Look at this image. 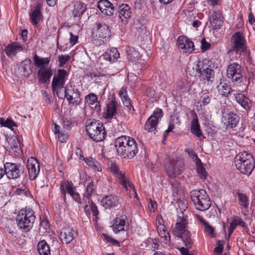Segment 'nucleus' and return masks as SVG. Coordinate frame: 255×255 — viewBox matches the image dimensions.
<instances>
[{
  "label": "nucleus",
  "mask_w": 255,
  "mask_h": 255,
  "mask_svg": "<svg viewBox=\"0 0 255 255\" xmlns=\"http://www.w3.org/2000/svg\"><path fill=\"white\" fill-rule=\"evenodd\" d=\"M188 222L184 218H180L173 228L172 232L174 236L182 239L186 248L182 247L180 249L182 255H193L189 251L192 248L193 243L191 239V235L187 230Z\"/></svg>",
  "instance_id": "1"
},
{
  "label": "nucleus",
  "mask_w": 255,
  "mask_h": 255,
  "mask_svg": "<svg viewBox=\"0 0 255 255\" xmlns=\"http://www.w3.org/2000/svg\"><path fill=\"white\" fill-rule=\"evenodd\" d=\"M115 144L118 154L125 158L131 159L138 152L135 139L129 136L119 137L116 139Z\"/></svg>",
  "instance_id": "2"
},
{
  "label": "nucleus",
  "mask_w": 255,
  "mask_h": 255,
  "mask_svg": "<svg viewBox=\"0 0 255 255\" xmlns=\"http://www.w3.org/2000/svg\"><path fill=\"white\" fill-rule=\"evenodd\" d=\"M236 168L243 174L250 175L255 168V162L253 155L246 151L241 152L235 157Z\"/></svg>",
  "instance_id": "3"
},
{
  "label": "nucleus",
  "mask_w": 255,
  "mask_h": 255,
  "mask_svg": "<svg viewBox=\"0 0 255 255\" xmlns=\"http://www.w3.org/2000/svg\"><path fill=\"white\" fill-rule=\"evenodd\" d=\"M35 220L34 211L30 208L21 209L16 217L18 228L23 232H29L33 227Z\"/></svg>",
  "instance_id": "4"
},
{
  "label": "nucleus",
  "mask_w": 255,
  "mask_h": 255,
  "mask_svg": "<svg viewBox=\"0 0 255 255\" xmlns=\"http://www.w3.org/2000/svg\"><path fill=\"white\" fill-rule=\"evenodd\" d=\"M164 168L167 175L172 179H175L180 175L184 170V161L180 157H169L165 163Z\"/></svg>",
  "instance_id": "5"
},
{
  "label": "nucleus",
  "mask_w": 255,
  "mask_h": 255,
  "mask_svg": "<svg viewBox=\"0 0 255 255\" xmlns=\"http://www.w3.org/2000/svg\"><path fill=\"white\" fill-rule=\"evenodd\" d=\"M190 195L196 209L204 211L208 210L211 207V200L205 190H193L190 192Z\"/></svg>",
  "instance_id": "6"
},
{
  "label": "nucleus",
  "mask_w": 255,
  "mask_h": 255,
  "mask_svg": "<svg viewBox=\"0 0 255 255\" xmlns=\"http://www.w3.org/2000/svg\"><path fill=\"white\" fill-rule=\"evenodd\" d=\"M86 131L89 136L96 142L102 141L106 135L105 128L99 122L91 121L86 126Z\"/></svg>",
  "instance_id": "7"
},
{
  "label": "nucleus",
  "mask_w": 255,
  "mask_h": 255,
  "mask_svg": "<svg viewBox=\"0 0 255 255\" xmlns=\"http://www.w3.org/2000/svg\"><path fill=\"white\" fill-rule=\"evenodd\" d=\"M226 74L227 77L234 83H240L243 78L242 66L237 62H232L228 65Z\"/></svg>",
  "instance_id": "8"
},
{
  "label": "nucleus",
  "mask_w": 255,
  "mask_h": 255,
  "mask_svg": "<svg viewBox=\"0 0 255 255\" xmlns=\"http://www.w3.org/2000/svg\"><path fill=\"white\" fill-rule=\"evenodd\" d=\"M110 169L111 172L117 176V177L118 178L119 182L121 185L123 186V187L127 190H128V188L129 190H132L135 195V197L137 198V195L133 185L130 183L127 179L126 177L124 175L122 174L121 172H120L117 165L115 163H112Z\"/></svg>",
  "instance_id": "9"
},
{
  "label": "nucleus",
  "mask_w": 255,
  "mask_h": 255,
  "mask_svg": "<svg viewBox=\"0 0 255 255\" xmlns=\"http://www.w3.org/2000/svg\"><path fill=\"white\" fill-rule=\"evenodd\" d=\"M163 116V111L160 109H155L148 118L144 125V129L148 132H153L156 129L158 121Z\"/></svg>",
  "instance_id": "10"
},
{
  "label": "nucleus",
  "mask_w": 255,
  "mask_h": 255,
  "mask_svg": "<svg viewBox=\"0 0 255 255\" xmlns=\"http://www.w3.org/2000/svg\"><path fill=\"white\" fill-rule=\"evenodd\" d=\"M233 50L236 53L241 54L246 50V41L240 32L235 33L232 38Z\"/></svg>",
  "instance_id": "11"
},
{
  "label": "nucleus",
  "mask_w": 255,
  "mask_h": 255,
  "mask_svg": "<svg viewBox=\"0 0 255 255\" xmlns=\"http://www.w3.org/2000/svg\"><path fill=\"white\" fill-rule=\"evenodd\" d=\"M64 97H66L70 104L75 106L79 105L81 102L79 92L71 85L65 87Z\"/></svg>",
  "instance_id": "12"
},
{
  "label": "nucleus",
  "mask_w": 255,
  "mask_h": 255,
  "mask_svg": "<svg viewBox=\"0 0 255 255\" xmlns=\"http://www.w3.org/2000/svg\"><path fill=\"white\" fill-rule=\"evenodd\" d=\"M19 164L6 162L4 164L5 174L9 179H16L20 177L23 173L21 171Z\"/></svg>",
  "instance_id": "13"
},
{
  "label": "nucleus",
  "mask_w": 255,
  "mask_h": 255,
  "mask_svg": "<svg viewBox=\"0 0 255 255\" xmlns=\"http://www.w3.org/2000/svg\"><path fill=\"white\" fill-rule=\"evenodd\" d=\"M68 76V73L65 69H59L57 74L54 76L51 83L52 91L55 92L56 90H61L64 88L66 82V77Z\"/></svg>",
  "instance_id": "14"
},
{
  "label": "nucleus",
  "mask_w": 255,
  "mask_h": 255,
  "mask_svg": "<svg viewBox=\"0 0 255 255\" xmlns=\"http://www.w3.org/2000/svg\"><path fill=\"white\" fill-rule=\"evenodd\" d=\"M210 23L214 29H219L223 25L224 17L220 10L215 9L213 12H210L208 14Z\"/></svg>",
  "instance_id": "15"
},
{
  "label": "nucleus",
  "mask_w": 255,
  "mask_h": 255,
  "mask_svg": "<svg viewBox=\"0 0 255 255\" xmlns=\"http://www.w3.org/2000/svg\"><path fill=\"white\" fill-rule=\"evenodd\" d=\"M27 168L30 179L32 180L35 179L40 172V166L35 157H30L28 159Z\"/></svg>",
  "instance_id": "16"
},
{
  "label": "nucleus",
  "mask_w": 255,
  "mask_h": 255,
  "mask_svg": "<svg viewBox=\"0 0 255 255\" xmlns=\"http://www.w3.org/2000/svg\"><path fill=\"white\" fill-rule=\"evenodd\" d=\"M177 43L179 49L183 53H190L194 50V43L185 36H179Z\"/></svg>",
  "instance_id": "17"
},
{
  "label": "nucleus",
  "mask_w": 255,
  "mask_h": 255,
  "mask_svg": "<svg viewBox=\"0 0 255 255\" xmlns=\"http://www.w3.org/2000/svg\"><path fill=\"white\" fill-rule=\"evenodd\" d=\"M119 104L115 100H112L106 104L103 113V117L107 120L112 119L118 114Z\"/></svg>",
  "instance_id": "18"
},
{
  "label": "nucleus",
  "mask_w": 255,
  "mask_h": 255,
  "mask_svg": "<svg viewBox=\"0 0 255 255\" xmlns=\"http://www.w3.org/2000/svg\"><path fill=\"white\" fill-rule=\"evenodd\" d=\"M97 7L103 14L108 16L112 15L115 11V6L108 0H99Z\"/></svg>",
  "instance_id": "19"
},
{
  "label": "nucleus",
  "mask_w": 255,
  "mask_h": 255,
  "mask_svg": "<svg viewBox=\"0 0 255 255\" xmlns=\"http://www.w3.org/2000/svg\"><path fill=\"white\" fill-rule=\"evenodd\" d=\"M119 16L124 24L128 23L131 17V8L127 4H122L118 7Z\"/></svg>",
  "instance_id": "20"
},
{
  "label": "nucleus",
  "mask_w": 255,
  "mask_h": 255,
  "mask_svg": "<svg viewBox=\"0 0 255 255\" xmlns=\"http://www.w3.org/2000/svg\"><path fill=\"white\" fill-rule=\"evenodd\" d=\"M96 189V186L93 182H89L87 184L86 192L83 196V207L85 212H89L88 205L90 199L93 195Z\"/></svg>",
  "instance_id": "21"
},
{
  "label": "nucleus",
  "mask_w": 255,
  "mask_h": 255,
  "mask_svg": "<svg viewBox=\"0 0 255 255\" xmlns=\"http://www.w3.org/2000/svg\"><path fill=\"white\" fill-rule=\"evenodd\" d=\"M77 235L76 232L69 227H65L61 232L60 238L62 243L69 244Z\"/></svg>",
  "instance_id": "22"
},
{
  "label": "nucleus",
  "mask_w": 255,
  "mask_h": 255,
  "mask_svg": "<svg viewBox=\"0 0 255 255\" xmlns=\"http://www.w3.org/2000/svg\"><path fill=\"white\" fill-rule=\"evenodd\" d=\"M32 72L31 61L29 59H26L22 61L17 69L18 74L23 77H28Z\"/></svg>",
  "instance_id": "23"
},
{
  "label": "nucleus",
  "mask_w": 255,
  "mask_h": 255,
  "mask_svg": "<svg viewBox=\"0 0 255 255\" xmlns=\"http://www.w3.org/2000/svg\"><path fill=\"white\" fill-rule=\"evenodd\" d=\"M85 102L86 105L89 106L95 112L98 113L101 111L100 103L98 101V97L95 94L91 93L87 95L85 97Z\"/></svg>",
  "instance_id": "24"
},
{
  "label": "nucleus",
  "mask_w": 255,
  "mask_h": 255,
  "mask_svg": "<svg viewBox=\"0 0 255 255\" xmlns=\"http://www.w3.org/2000/svg\"><path fill=\"white\" fill-rule=\"evenodd\" d=\"M233 95L237 102L245 110H249L251 109L252 106L251 102L244 94L241 93H234Z\"/></svg>",
  "instance_id": "25"
},
{
  "label": "nucleus",
  "mask_w": 255,
  "mask_h": 255,
  "mask_svg": "<svg viewBox=\"0 0 255 255\" xmlns=\"http://www.w3.org/2000/svg\"><path fill=\"white\" fill-rule=\"evenodd\" d=\"M127 221V218L126 216H121L116 218L113 225L114 232L117 234L120 231H125Z\"/></svg>",
  "instance_id": "26"
},
{
  "label": "nucleus",
  "mask_w": 255,
  "mask_h": 255,
  "mask_svg": "<svg viewBox=\"0 0 255 255\" xmlns=\"http://www.w3.org/2000/svg\"><path fill=\"white\" fill-rule=\"evenodd\" d=\"M52 75L53 72L51 68L39 69L37 71V77L39 81L43 84L49 82Z\"/></svg>",
  "instance_id": "27"
},
{
  "label": "nucleus",
  "mask_w": 255,
  "mask_h": 255,
  "mask_svg": "<svg viewBox=\"0 0 255 255\" xmlns=\"http://www.w3.org/2000/svg\"><path fill=\"white\" fill-rule=\"evenodd\" d=\"M96 35L100 38L104 39L110 36V29L108 25L104 23H97Z\"/></svg>",
  "instance_id": "28"
},
{
  "label": "nucleus",
  "mask_w": 255,
  "mask_h": 255,
  "mask_svg": "<svg viewBox=\"0 0 255 255\" xmlns=\"http://www.w3.org/2000/svg\"><path fill=\"white\" fill-rule=\"evenodd\" d=\"M33 61L35 66L39 69H44L48 68L50 58L48 57L42 58L38 56L37 54H35L33 57Z\"/></svg>",
  "instance_id": "29"
},
{
  "label": "nucleus",
  "mask_w": 255,
  "mask_h": 255,
  "mask_svg": "<svg viewBox=\"0 0 255 255\" xmlns=\"http://www.w3.org/2000/svg\"><path fill=\"white\" fill-rule=\"evenodd\" d=\"M118 202V197L112 195L106 196L101 201L102 205L106 208L117 207Z\"/></svg>",
  "instance_id": "30"
},
{
  "label": "nucleus",
  "mask_w": 255,
  "mask_h": 255,
  "mask_svg": "<svg viewBox=\"0 0 255 255\" xmlns=\"http://www.w3.org/2000/svg\"><path fill=\"white\" fill-rule=\"evenodd\" d=\"M23 50L22 46L17 42L8 45L5 49V52L8 57L15 56L18 52Z\"/></svg>",
  "instance_id": "31"
},
{
  "label": "nucleus",
  "mask_w": 255,
  "mask_h": 255,
  "mask_svg": "<svg viewBox=\"0 0 255 255\" xmlns=\"http://www.w3.org/2000/svg\"><path fill=\"white\" fill-rule=\"evenodd\" d=\"M75 187L73 184L68 180H63L61 182L60 189L61 192V195L64 198V201L66 200V192L69 194L74 189Z\"/></svg>",
  "instance_id": "32"
},
{
  "label": "nucleus",
  "mask_w": 255,
  "mask_h": 255,
  "mask_svg": "<svg viewBox=\"0 0 255 255\" xmlns=\"http://www.w3.org/2000/svg\"><path fill=\"white\" fill-rule=\"evenodd\" d=\"M104 59L111 62H114L120 57V53L117 48H112L108 50L103 54Z\"/></svg>",
  "instance_id": "33"
},
{
  "label": "nucleus",
  "mask_w": 255,
  "mask_h": 255,
  "mask_svg": "<svg viewBox=\"0 0 255 255\" xmlns=\"http://www.w3.org/2000/svg\"><path fill=\"white\" fill-rule=\"evenodd\" d=\"M87 5L83 2L78 1L74 4L73 16L74 17H80L87 10Z\"/></svg>",
  "instance_id": "34"
},
{
  "label": "nucleus",
  "mask_w": 255,
  "mask_h": 255,
  "mask_svg": "<svg viewBox=\"0 0 255 255\" xmlns=\"http://www.w3.org/2000/svg\"><path fill=\"white\" fill-rule=\"evenodd\" d=\"M29 16L31 22L33 25H36L42 17L40 8L38 6H36L30 13Z\"/></svg>",
  "instance_id": "35"
},
{
  "label": "nucleus",
  "mask_w": 255,
  "mask_h": 255,
  "mask_svg": "<svg viewBox=\"0 0 255 255\" xmlns=\"http://www.w3.org/2000/svg\"><path fill=\"white\" fill-rule=\"evenodd\" d=\"M240 120L239 116L233 112H229L228 114L227 128H234L238 124Z\"/></svg>",
  "instance_id": "36"
},
{
  "label": "nucleus",
  "mask_w": 255,
  "mask_h": 255,
  "mask_svg": "<svg viewBox=\"0 0 255 255\" xmlns=\"http://www.w3.org/2000/svg\"><path fill=\"white\" fill-rule=\"evenodd\" d=\"M201 80L212 81L214 78V71L211 68H206L200 71Z\"/></svg>",
  "instance_id": "37"
},
{
  "label": "nucleus",
  "mask_w": 255,
  "mask_h": 255,
  "mask_svg": "<svg viewBox=\"0 0 255 255\" xmlns=\"http://www.w3.org/2000/svg\"><path fill=\"white\" fill-rule=\"evenodd\" d=\"M191 131L197 137L200 138L202 135L199 121L197 118H194L191 122Z\"/></svg>",
  "instance_id": "38"
},
{
  "label": "nucleus",
  "mask_w": 255,
  "mask_h": 255,
  "mask_svg": "<svg viewBox=\"0 0 255 255\" xmlns=\"http://www.w3.org/2000/svg\"><path fill=\"white\" fill-rule=\"evenodd\" d=\"M37 250L40 255H51L50 247L44 240L38 243Z\"/></svg>",
  "instance_id": "39"
},
{
  "label": "nucleus",
  "mask_w": 255,
  "mask_h": 255,
  "mask_svg": "<svg viewBox=\"0 0 255 255\" xmlns=\"http://www.w3.org/2000/svg\"><path fill=\"white\" fill-rule=\"evenodd\" d=\"M86 163L93 169L97 171H102V167L100 163L92 157L84 158Z\"/></svg>",
  "instance_id": "40"
},
{
  "label": "nucleus",
  "mask_w": 255,
  "mask_h": 255,
  "mask_svg": "<svg viewBox=\"0 0 255 255\" xmlns=\"http://www.w3.org/2000/svg\"><path fill=\"white\" fill-rule=\"evenodd\" d=\"M157 231L159 236L163 238L165 243H169L170 241V236L169 233L166 230L164 226H157Z\"/></svg>",
  "instance_id": "41"
},
{
  "label": "nucleus",
  "mask_w": 255,
  "mask_h": 255,
  "mask_svg": "<svg viewBox=\"0 0 255 255\" xmlns=\"http://www.w3.org/2000/svg\"><path fill=\"white\" fill-rule=\"evenodd\" d=\"M239 203L243 207L247 209L249 205V200L248 197L245 194L239 192L237 193Z\"/></svg>",
  "instance_id": "42"
},
{
  "label": "nucleus",
  "mask_w": 255,
  "mask_h": 255,
  "mask_svg": "<svg viewBox=\"0 0 255 255\" xmlns=\"http://www.w3.org/2000/svg\"><path fill=\"white\" fill-rule=\"evenodd\" d=\"M218 91L219 94L222 96L227 97L229 95L231 94L233 92L234 90H232L231 88L227 84H224L221 86H218Z\"/></svg>",
  "instance_id": "43"
},
{
  "label": "nucleus",
  "mask_w": 255,
  "mask_h": 255,
  "mask_svg": "<svg viewBox=\"0 0 255 255\" xmlns=\"http://www.w3.org/2000/svg\"><path fill=\"white\" fill-rule=\"evenodd\" d=\"M8 143L10 145L11 149L14 152L17 151L20 149V143L18 139L16 136H12L9 139Z\"/></svg>",
  "instance_id": "44"
},
{
  "label": "nucleus",
  "mask_w": 255,
  "mask_h": 255,
  "mask_svg": "<svg viewBox=\"0 0 255 255\" xmlns=\"http://www.w3.org/2000/svg\"><path fill=\"white\" fill-rule=\"evenodd\" d=\"M0 124L2 126L7 127L8 128H12L13 127H16V125L13 120L11 119H7L4 121L2 119L0 120Z\"/></svg>",
  "instance_id": "45"
},
{
  "label": "nucleus",
  "mask_w": 255,
  "mask_h": 255,
  "mask_svg": "<svg viewBox=\"0 0 255 255\" xmlns=\"http://www.w3.org/2000/svg\"><path fill=\"white\" fill-rule=\"evenodd\" d=\"M102 236L103 237L104 240H105L107 243H111L113 245L120 247V243L115 239H113L111 237H110L108 235L106 234H103Z\"/></svg>",
  "instance_id": "46"
},
{
  "label": "nucleus",
  "mask_w": 255,
  "mask_h": 255,
  "mask_svg": "<svg viewBox=\"0 0 255 255\" xmlns=\"http://www.w3.org/2000/svg\"><path fill=\"white\" fill-rule=\"evenodd\" d=\"M119 94L123 102L130 100L128 96L127 89L125 87H122Z\"/></svg>",
  "instance_id": "47"
},
{
  "label": "nucleus",
  "mask_w": 255,
  "mask_h": 255,
  "mask_svg": "<svg viewBox=\"0 0 255 255\" xmlns=\"http://www.w3.org/2000/svg\"><path fill=\"white\" fill-rule=\"evenodd\" d=\"M58 58L59 67H63L66 62L70 59V57L68 55H59Z\"/></svg>",
  "instance_id": "48"
},
{
  "label": "nucleus",
  "mask_w": 255,
  "mask_h": 255,
  "mask_svg": "<svg viewBox=\"0 0 255 255\" xmlns=\"http://www.w3.org/2000/svg\"><path fill=\"white\" fill-rule=\"evenodd\" d=\"M203 227L204 229V232L208 234L212 237H215V234L214 233V229L212 226H210L208 223H207Z\"/></svg>",
  "instance_id": "49"
},
{
  "label": "nucleus",
  "mask_w": 255,
  "mask_h": 255,
  "mask_svg": "<svg viewBox=\"0 0 255 255\" xmlns=\"http://www.w3.org/2000/svg\"><path fill=\"white\" fill-rule=\"evenodd\" d=\"M211 96H210L206 93L203 94L201 96L202 103L204 106L208 105L211 102Z\"/></svg>",
  "instance_id": "50"
},
{
  "label": "nucleus",
  "mask_w": 255,
  "mask_h": 255,
  "mask_svg": "<svg viewBox=\"0 0 255 255\" xmlns=\"http://www.w3.org/2000/svg\"><path fill=\"white\" fill-rule=\"evenodd\" d=\"M137 52L135 50L134 48L129 49V52L128 51V59L130 61L135 60V58L137 56Z\"/></svg>",
  "instance_id": "51"
},
{
  "label": "nucleus",
  "mask_w": 255,
  "mask_h": 255,
  "mask_svg": "<svg viewBox=\"0 0 255 255\" xmlns=\"http://www.w3.org/2000/svg\"><path fill=\"white\" fill-rule=\"evenodd\" d=\"M69 194L73 198V199L74 200H75L77 202H78L79 203H81V204H82L83 205V201L82 202H80L81 199H80V195H79V194L78 193H77L76 191V188H74V189H73L72 191V192H70L69 193Z\"/></svg>",
  "instance_id": "52"
},
{
  "label": "nucleus",
  "mask_w": 255,
  "mask_h": 255,
  "mask_svg": "<svg viewBox=\"0 0 255 255\" xmlns=\"http://www.w3.org/2000/svg\"><path fill=\"white\" fill-rule=\"evenodd\" d=\"M198 173L201 179H206L207 172L205 169L202 166H199L197 169Z\"/></svg>",
  "instance_id": "53"
},
{
  "label": "nucleus",
  "mask_w": 255,
  "mask_h": 255,
  "mask_svg": "<svg viewBox=\"0 0 255 255\" xmlns=\"http://www.w3.org/2000/svg\"><path fill=\"white\" fill-rule=\"evenodd\" d=\"M231 222H232V224L235 225V226L236 227L238 225L241 226L243 227V228L246 227V224L243 220H242L241 219H235L233 220Z\"/></svg>",
  "instance_id": "54"
},
{
  "label": "nucleus",
  "mask_w": 255,
  "mask_h": 255,
  "mask_svg": "<svg viewBox=\"0 0 255 255\" xmlns=\"http://www.w3.org/2000/svg\"><path fill=\"white\" fill-rule=\"evenodd\" d=\"M90 206L88 207V208L89 209L90 208L91 209V210L93 212V216H97V214H98V209H97V206L95 205V204L90 199Z\"/></svg>",
  "instance_id": "55"
},
{
  "label": "nucleus",
  "mask_w": 255,
  "mask_h": 255,
  "mask_svg": "<svg viewBox=\"0 0 255 255\" xmlns=\"http://www.w3.org/2000/svg\"><path fill=\"white\" fill-rule=\"evenodd\" d=\"M70 43L72 46H73L78 42V36L74 35L72 32H70Z\"/></svg>",
  "instance_id": "56"
},
{
  "label": "nucleus",
  "mask_w": 255,
  "mask_h": 255,
  "mask_svg": "<svg viewBox=\"0 0 255 255\" xmlns=\"http://www.w3.org/2000/svg\"><path fill=\"white\" fill-rule=\"evenodd\" d=\"M211 45L209 43L207 42L205 38H203L201 40V49L203 50H207L208 49Z\"/></svg>",
  "instance_id": "57"
},
{
  "label": "nucleus",
  "mask_w": 255,
  "mask_h": 255,
  "mask_svg": "<svg viewBox=\"0 0 255 255\" xmlns=\"http://www.w3.org/2000/svg\"><path fill=\"white\" fill-rule=\"evenodd\" d=\"M123 104L125 106H126L128 109L129 110V112H131V111L133 112L134 111L133 107L131 105V101H126L124 102H123Z\"/></svg>",
  "instance_id": "58"
},
{
  "label": "nucleus",
  "mask_w": 255,
  "mask_h": 255,
  "mask_svg": "<svg viewBox=\"0 0 255 255\" xmlns=\"http://www.w3.org/2000/svg\"><path fill=\"white\" fill-rule=\"evenodd\" d=\"M157 207V203L155 201L150 200L149 203V208L151 212H154Z\"/></svg>",
  "instance_id": "59"
},
{
  "label": "nucleus",
  "mask_w": 255,
  "mask_h": 255,
  "mask_svg": "<svg viewBox=\"0 0 255 255\" xmlns=\"http://www.w3.org/2000/svg\"><path fill=\"white\" fill-rule=\"evenodd\" d=\"M218 242V246L215 248L214 252L219 254H221L223 250V245L220 244V241H219Z\"/></svg>",
  "instance_id": "60"
},
{
  "label": "nucleus",
  "mask_w": 255,
  "mask_h": 255,
  "mask_svg": "<svg viewBox=\"0 0 255 255\" xmlns=\"http://www.w3.org/2000/svg\"><path fill=\"white\" fill-rule=\"evenodd\" d=\"M156 225L157 226H164L163 218L160 215L157 216Z\"/></svg>",
  "instance_id": "61"
},
{
  "label": "nucleus",
  "mask_w": 255,
  "mask_h": 255,
  "mask_svg": "<svg viewBox=\"0 0 255 255\" xmlns=\"http://www.w3.org/2000/svg\"><path fill=\"white\" fill-rule=\"evenodd\" d=\"M208 4L212 6H218L219 4V0H207Z\"/></svg>",
  "instance_id": "62"
},
{
  "label": "nucleus",
  "mask_w": 255,
  "mask_h": 255,
  "mask_svg": "<svg viewBox=\"0 0 255 255\" xmlns=\"http://www.w3.org/2000/svg\"><path fill=\"white\" fill-rule=\"evenodd\" d=\"M174 127L175 125L174 122L173 121H170L169 127L165 131V132L166 133L170 132L174 128Z\"/></svg>",
  "instance_id": "63"
},
{
  "label": "nucleus",
  "mask_w": 255,
  "mask_h": 255,
  "mask_svg": "<svg viewBox=\"0 0 255 255\" xmlns=\"http://www.w3.org/2000/svg\"><path fill=\"white\" fill-rule=\"evenodd\" d=\"M248 20L251 24H253L255 22V18L252 12L249 13L248 16Z\"/></svg>",
  "instance_id": "64"
}]
</instances>
